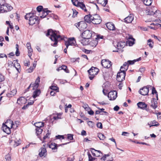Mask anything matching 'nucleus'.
Segmentation results:
<instances>
[{"label":"nucleus","mask_w":161,"mask_h":161,"mask_svg":"<svg viewBox=\"0 0 161 161\" xmlns=\"http://www.w3.org/2000/svg\"><path fill=\"white\" fill-rule=\"evenodd\" d=\"M46 36H50L51 40L54 42L53 44H51L52 46H55L57 44L58 41L62 40V38L59 34V31H53L52 29H49L46 34Z\"/></svg>","instance_id":"obj_1"},{"label":"nucleus","mask_w":161,"mask_h":161,"mask_svg":"<svg viewBox=\"0 0 161 161\" xmlns=\"http://www.w3.org/2000/svg\"><path fill=\"white\" fill-rule=\"evenodd\" d=\"M34 13H29L27 14L25 17V19H29V24L30 25H33L34 24H38L39 20L38 17L34 15Z\"/></svg>","instance_id":"obj_2"},{"label":"nucleus","mask_w":161,"mask_h":161,"mask_svg":"<svg viewBox=\"0 0 161 161\" xmlns=\"http://www.w3.org/2000/svg\"><path fill=\"white\" fill-rule=\"evenodd\" d=\"M120 70V71L117 74V80L118 81L121 82L125 80L126 73L124 70H123V66L121 67Z\"/></svg>","instance_id":"obj_3"},{"label":"nucleus","mask_w":161,"mask_h":161,"mask_svg":"<svg viewBox=\"0 0 161 161\" xmlns=\"http://www.w3.org/2000/svg\"><path fill=\"white\" fill-rule=\"evenodd\" d=\"M99 71V69L96 67H92L91 68L88 70L89 74L90 75L89 78L91 80H92L95 75L97 74Z\"/></svg>","instance_id":"obj_4"},{"label":"nucleus","mask_w":161,"mask_h":161,"mask_svg":"<svg viewBox=\"0 0 161 161\" xmlns=\"http://www.w3.org/2000/svg\"><path fill=\"white\" fill-rule=\"evenodd\" d=\"M21 140L20 139H17L14 135H12L9 138V143L13 145L14 147L19 146Z\"/></svg>","instance_id":"obj_5"},{"label":"nucleus","mask_w":161,"mask_h":161,"mask_svg":"<svg viewBox=\"0 0 161 161\" xmlns=\"http://www.w3.org/2000/svg\"><path fill=\"white\" fill-rule=\"evenodd\" d=\"M13 8L10 4L5 3L0 7L1 13H5L11 11Z\"/></svg>","instance_id":"obj_6"},{"label":"nucleus","mask_w":161,"mask_h":161,"mask_svg":"<svg viewBox=\"0 0 161 161\" xmlns=\"http://www.w3.org/2000/svg\"><path fill=\"white\" fill-rule=\"evenodd\" d=\"M72 2L75 6L79 7L85 12H87V10L86 9L85 4L81 2L82 0H71Z\"/></svg>","instance_id":"obj_7"},{"label":"nucleus","mask_w":161,"mask_h":161,"mask_svg":"<svg viewBox=\"0 0 161 161\" xmlns=\"http://www.w3.org/2000/svg\"><path fill=\"white\" fill-rule=\"evenodd\" d=\"M92 22L94 24H99L102 21L100 17L97 14H95L91 15Z\"/></svg>","instance_id":"obj_8"},{"label":"nucleus","mask_w":161,"mask_h":161,"mask_svg":"<svg viewBox=\"0 0 161 161\" xmlns=\"http://www.w3.org/2000/svg\"><path fill=\"white\" fill-rule=\"evenodd\" d=\"M75 25L80 31L86 29L87 26L86 24L83 21L76 23Z\"/></svg>","instance_id":"obj_9"},{"label":"nucleus","mask_w":161,"mask_h":161,"mask_svg":"<svg viewBox=\"0 0 161 161\" xmlns=\"http://www.w3.org/2000/svg\"><path fill=\"white\" fill-rule=\"evenodd\" d=\"M93 34L92 31L89 30H85L82 34V36L83 38L87 39H90L92 36Z\"/></svg>","instance_id":"obj_10"},{"label":"nucleus","mask_w":161,"mask_h":161,"mask_svg":"<svg viewBox=\"0 0 161 161\" xmlns=\"http://www.w3.org/2000/svg\"><path fill=\"white\" fill-rule=\"evenodd\" d=\"M76 41L74 37L69 38L68 41L65 42V45L68 48L69 46H75L76 44Z\"/></svg>","instance_id":"obj_11"},{"label":"nucleus","mask_w":161,"mask_h":161,"mask_svg":"<svg viewBox=\"0 0 161 161\" xmlns=\"http://www.w3.org/2000/svg\"><path fill=\"white\" fill-rule=\"evenodd\" d=\"M117 91H110L107 95L109 100H113L117 97Z\"/></svg>","instance_id":"obj_12"},{"label":"nucleus","mask_w":161,"mask_h":161,"mask_svg":"<svg viewBox=\"0 0 161 161\" xmlns=\"http://www.w3.org/2000/svg\"><path fill=\"white\" fill-rule=\"evenodd\" d=\"M46 144H44L42 147L39 150V155L41 157L42 156L45 157L47 154V150L46 149Z\"/></svg>","instance_id":"obj_13"},{"label":"nucleus","mask_w":161,"mask_h":161,"mask_svg":"<svg viewBox=\"0 0 161 161\" xmlns=\"http://www.w3.org/2000/svg\"><path fill=\"white\" fill-rule=\"evenodd\" d=\"M101 64L104 68H109L112 65L111 61L108 60H102L101 61Z\"/></svg>","instance_id":"obj_14"},{"label":"nucleus","mask_w":161,"mask_h":161,"mask_svg":"<svg viewBox=\"0 0 161 161\" xmlns=\"http://www.w3.org/2000/svg\"><path fill=\"white\" fill-rule=\"evenodd\" d=\"M89 39L83 38L82 36L79 37V41L83 46H86L89 44Z\"/></svg>","instance_id":"obj_15"},{"label":"nucleus","mask_w":161,"mask_h":161,"mask_svg":"<svg viewBox=\"0 0 161 161\" xmlns=\"http://www.w3.org/2000/svg\"><path fill=\"white\" fill-rule=\"evenodd\" d=\"M134 19V16L133 14H130L128 16L124 19L125 22L127 23H130L132 22Z\"/></svg>","instance_id":"obj_16"},{"label":"nucleus","mask_w":161,"mask_h":161,"mask_svg":"<svg viewBox=\"0 0 161 161\" xmlns=\"http://www.w3.org/2000/svg\"><path fill=\"white\" fill-rule=\"evenodd\" d=\"M26 46L27 48L28 49V55L31 58V56L32 55V52L33 51V50L31 47L30 43L29 42H27L26 44Z\"/></svg>","instance_id":"obj_17"},{"label":"nucleus","mask_w":161,"mask_h":161,"mask_svg":"<svg viewBox=\"0 0 161 161\" xmlns=\"http://www.w3.org/2000/svg\"><path fill=\"white\" fill-rule=\"evenodd\" d=\"M2 129L4 132L8 134H9L11 132L10 128L5 125L3 124L2 127Z\"/></svg>","instance_id":"obj_18"},{"label":"nucleus","mask_w":161,"mask_h":161,"mask_svg":"<svg viewBox=\"0 0 161 161\" xmlns=\"http://www.w3.org/2000/svg\"><path fill=\"white\" fill-rule=\"evenodd\" d=\"M145 89L147 91H149L150 90H151L152 91H156L155 87L150 85H148L142 87L140 89L139 91L143 90Z\"/></svg>","instance_id":"obj_19"},{"label":"nucleus","mask_w":161,"mask_h":161,"mask_svg":"<svg viewBox=\"0 0 161 161\" xmlns=\"http://www.w3.org/2000/svg\"><path fill=\"white\" fill-rule=\"evenodd\" d=\"M155 98H153L151 102V106L153 109H155L157 107V102Z\"/></svg>","instance_id":"obj_20"},{"label":"nucleus","mask_w":161,"mask_h":161,"mask_svg":"<svg viewBox=\"0 0 161 161\" xmlns=\"http://www.w3.org/2000/svg\"><path fill=\"white\" fill-rule=\"evenodd\" d=\"M42 12V15L40 16V17L42 19L45 18L48 14L49 13L51 12L50 11L47 10V8L44 9Z\"/></svg>","instance_id":"obj_21"},{"label":"nucleus","mask_w":161,"mask_h":161,"mask_svg":"<svg viewBox=\"0 0 161 161\" xmlns=\"http://www.w3.org/2000/svg\"><path fill=\"white\" fill-rule=\"evenodd\" d=\"M106 26L108 29L110 30H114L115 29L114 25L111 22L107 23Z\"/></svg>","instance_id":"obj_22"},{"label":"nucleus","mask_w":161,"mask_h":161,"mask_svg":"<svg viewBox=\"0 0 161 161\" xmlns=\"http://www.w3.org/2000/svg\"><path fill=\"white\" fill-rule=\"evenodd\" d=\"M137 105L138 108L142 109H144L147 107V104L142 102H139L137 103Z\"/></svg>","instance_id":"obj_23"},{"label":"nucleus","mask_w":161,"mask_h":161,"mask_svg":"<svg viewBox=\"0 0 161 161\" xmlns=\"http://www.w3.org/2000/svg\"><path fill=\"white\" fill-rule=\"evenodd\" d=\"M47 146L53 150L57 149V144L54 143H51L50 144H47Z\"/></svg>","instance_id":"obj_24"},{"label":"nucleus","mask_w":161,"mask_h":161,"mask_svg":"<svg viewBox=\"0 0 161 161\" xmlns=\"http://www.w3.org/2000/svg\"><path fill=\"white\" fill-rule=\"evenodd\" d=\"M38 85L35 84H31L27 89H29L30 88L32 87V90L33 91H40V90L38 89Z\"/></svg>","instance_id":"obj_25"},{"label":"nucleus","mask_w":161,"mask_h":161,"mask_svg":"<svg viewBox=\"0 0 161 161\" xmlns=\"http://www.w3.org/2000/svg\"><path fill=\"white\" fill-rule=\"evenodd\" d=\"M125 45V42H120L117 43V47L118 49H121L123 48Z\"/></svg>","instance_id":"obj_26"},{"label":"nucleus","mask_w":161,"mask_h":161,"mask_svg":"<svg viewBox=\"0 0 161 161\" xmlns=\"http://www.w3.org/2000/svg\"><path fill=\"white\" fill-rule=\"evenodd\" d=\"M91 15L90 14L86 15L84 17V20L86 22L90 23L92 22V19H91Z\"/></svg>","instance_id":"obj_27"},{"label":"nucleus","mask_w":161,"mask_h":161,"mask_svg":"<svg viewBox=\"0 0 161 161\" xmlns=\"http://www.w3.org/2000/svg\"><path fill=\"white\" fill-rule=\"evenodd\" d=\"M159 12V10H156L155 9L153 11V9L152 8H151L149 10L147 14L150 15H153L155 14L156 13Z\"/></svg>","instance_id":"obj_28"},{"label":"nucleus","mask_w":161,"mask_h":161,"mask_svg":"<svg viewBox=\"0 0 161 161\" xmlns=\"http://www.w3.org/2000/svg\"><path fill=\"white\" fill-rule=\"evenodd\" d=\"M97 41L96 40H93L91 41L89 43V44L90 46L93 47H95L97 45Z\"/></svg>","instance_id":"obj_29"},{"label":"nucleus","mask_w":161,"mask_h":161,"mask_svg":"<svg viewBox=\"0 0 161 161\" xmlns=\"http://www.w3.org/2000/svg\"><path fill=\"white\" fill-rule=\"evenodd\" d=\"M17 91H8L6 94L7 96L8 97H12L16 94Z\"/></svg>","instance_id":"obj_30"},{"label":"nucleus","mask_w":161,"mask_h":161,"mask_svg":"<svg viewBox=\"0 0 161 161\" xmlns=\"http://www.w3.org/2000/svg\"><path fill=\"white\" fill-rule=\"evenodd\" d=\"M44 123L41 122H36L35 124V125L36 127V128H41L44 126Z\"/></svg>","instance_id":"obj_31"},{"label":"nucleus","mask_w":161,"mask_h":161,"mask_svg":"<svg viewBox=\"0 0 161 161\" xmlns=\"http://www.w3.org/2000/svg\"><path fill=\"white\" fill-rule=\"evenodd\" d=\"M41 93V91H34L33 93L32 97L35 98L37 97Z\"/></svg>","instance_id":"obj_32"},{"label":"nucleus","mask_w":161,"mask_h":161,"mask_svg":"<svg viewBox=\"0 0 161 161\" xmlns=\"http://www.w3.org/2000/svg\"><path fill=\"white\" fill-rule=\"evenodd\" d=\"M129 64L128 62H125L123 65V70H124L125 72L127 69L128 67Z\"/></svg>","instance_id":"obj_33"},{"label":"nucleus","mask_w":161,"mask_h":161,"mask_svg":"<svg viewBox=\"0 0 161 161\" xmlns=\"http://www.w3.org/2000/svg\"><path fill=\"white\" fill-rule=\"evenodd\" d=\"M50 88L53 91H57L59 90L58 87L55 85H52L50 87Z\"/></svg>","instance_id":"obj_34"},{"label":"nucleus","mask_w":161,"mask_h":161,"mask_svg":"<svg viewBox=\"0 0 161 161\" xmlns=\"http://www.w3.org/2000/svg\"><path fill=\"white\" fill-rule=\"evenodd\" d=\"M36 134L38 136L41 134L43 131L42 129L40 128H36Z\"/></svg>","instance_id":"obj_35"},{"label":"nucleus","mask_w":161,"mask_h":161,"mask_svg":"<svg viewBox=\"0 0 161 161\" xmlns=\"http://www.w3.org/2000/svg\"><path fill=\"white\" fill-rule=\"evenodd\" d=\"M152 3V0H144L143 3L146 6H149Z\"/></svg>","instance_id":"obj_36"},{"label":"nucleus","mask_w":161,"mask_h":161,"mask_svg":"<svg viewBox=\"0 0 161 161\" xmlns=\"http://www.w3.org/2000/svg\"><path fill=\"white\" fill-rule=\"evenodd\" d=\"M152 94L153 95V98H156V100H158V93L157 91H152Z\"/></svg>","instance_id":"obj_37"},{"label":"nucleus","mask_w":161,"mask_h":161,"mask_svg":"<svg viewBox=\"0 0 161 161\" xmlns=\"http://www.w3.org/2000/svg\"><path fill=\"white\" fill-rule=\"evenodd\" d=\"M151 124L152 125L150 126V127L153 126H157L159 125V124L155 120H153V121H152L151 123Z\"/></svg>","instance_id":"obj_38"},{"label":"nucleus","mask_w":161,"mask_h":161,"mask_svg":"<svg viewBox=\"0 0 161 161\" xmlns=\"http://www.w3.org/2000/svg\"><path fill=\"white\" fill-rule=\"evenodd\" d=\"M97 1L98 3L102 4V3L103 2V5L105 6L107 3V0H97Z\"/></svg>","instance_id":"obj_39"},{"label":"nucleus","mask_w":161,"mask_h":161,"mask_svg":"<svg viewBox=\"0 0 161 161\" xmlns=\"http://www.w3.org/2000/svg\"><path fill=\"white\" fill-rule=\"evenodd\" d=\"M97 136L100 140H103L105 138L104 135L102 133H99Z\"/></svg>","instance_id":"obj_40"},{"label":"nucleus","mask_w":161,"mask_h":161,"mask_svg":"<svg viewBox=\"0 0 161 161\" xmlns=\"http://www.w3.org/2000/svg\"><path fill=\"white\" fill-rule=\"evenodd\" d=\"M89 161H92L95 160L96 159V158L93 157L90 153H88Z\"/></svg>","instance_id":"obj_41"},{"label":"nucleus","mask_w":161,"mask_h":161,"mask_svg":"<svg viewBox=\"0 0 161 161\" xmlns=\"http://www.w3.org/2000/svg\"><path fill=\"white\" fill-rule=\"evenodd\" d=\"M5 159L6 161H11V156L9 154H8L5 156Z\"/></svg>","instance_id":"obj_42"},{"label":"nucleus","mask_w":161,"mask_h":161,"mask_svg":"<svg viewBox=\"0 0 161 161\" xmlns=\"http://www.w3.org/2000/svg\"><path fill=\"white\" fill-rule=\"evenodd\" d=\"M149 91H139V93L143 96L148 95Z\"/></svg>","instance_id":"obj_43"},{"label":"nucleus","mask_w":161,"mask_h":161,"mask_svg":"<svg viewBox=\"0 0 161 161\" xmlns=\"http://www.w3.org/2000/svg\"><path fill=\"white\" fill-rule=\"evenodd\" d=\"M61 68H62V69L64 70L66 73L69 72V70L67 69V67L66 66L63 65L61 66Z\"/></svg>","instance_id":"obj_44"},{"label":"nucleus","mask_w":161,"mask_h":161,"mask_svg":"<svg viewBox=\"0 0 161 161\" xmlns=\"http://www.w3.org/2000/svg\"><path fill=\"white\" fill-rule=\"evenodd\" d=\"M40 81V78L39 76H38L35 81V84L39 85V83Z\"/></svg>","instance_id":"obj_45"},{"label":"nucleus","mask_w":161,"mask_h":161,"mask_svg":"<svg viewBox=\"0 0 161 161\" xmlns=\"http://www.w3.org/2000/svg\"><path fill=\"white\" fill-rule=\"evenodd\" d=\"M19 46L17 44L16 45V51L15 52L16 55V56H18L19 55Z\"/></svg>","instance_id":"obj_46"},{"label":"nucleus","mask_w":161,"mask_h":161,"mask_svg":"<svg viewBox=\"0 0 161 161\" xmlns=\"http://www.w3.org/2000/svg\"><path fill=\"white\" fill-rule=\"evenodd\" d=\"M92 154L93 156L96 157H99L101 156V155L100 154H99L98 153H97L96 151H95V153H93V152H92Z\"/></svg>","instance_id":"obj_47"},{"label":"nucleus","mask_w":161,"mask_h":161,"mask_svg":"<svg viewBox=\"0 0 161 161\" xmlns=\"http://www.w3.org/2000/svg\"><path fill=\"white\" fill-rule=\"evenodd\" d=\"M47 133L46 135L43 137V139L44 140L47 138L49 137V136L50 135V133L49 132V130H47Z\"/></svg>","instance_id":"obj_48"},{"label":"nucleus","mask_w":161,"mask_h":161,"mask_svg":"<svg viewBox=\"0 0 161 161\" xmlns=\"http://www.w3.org/2000/svg\"><path fill=\"white\" fill-rule=\"evenodd\" d=\"M136 62V59L134 60H128L127 61L128 63L129 64H133L135 63Z\"/></svg>","instance_id":"obj_49"},{"label":"nucleus","mask_w":161,"mask_h":161,"mask_svg":"<svg viewBox=\"0 0 161 161\" xmlns=\"http://www.w3.org/2000/svg\"><path fill=\"white\" fill-rule=\"evenodd\" d=\"M36 9L38 12L42 11V10L43 9V7L42 6H39L37 7Z\"/></svg>","instance_id":"obj_50"},{"label":"nucleus","mask_w":161,"mask_h":161,"mask_svg":"<svg viewBox=\"0 0 161 161\" xmlns=\"http://www.w3.org/2000/svg\"><path fill=\"white\" fill-rule=\"evenodd\" d=\"M148 45L149 46L151 47V48H152L153 47V43H151V39H149L148 40Z\"/></svg>","instance_id":"obj_51"},{"label":"nucleus","mask_w":161,"mask_h":161,"mask_svg":"<svg viewBox=\"0 0 161 161\" xmlns=\"http://www.w3.org/2000/svg\"><path fill=\"white\" fill-rule=\"evenodd\" d=\"M73 135L71 134H68L67 138L70 140H73Z\"/></svg>","instance_id":"obj_52"},{"label":"nucleus","mask_w":161,"mask_h":161,"mask_svg":"<svg viewBox=\"0 0 161 161\" xmlns=\"http://www.w3.org/2000/svg\"><path fill=\"white\" fill-rule=\"evenodd\" d=\"M97 126L98 128L102 129L103 128V126L101 122H98L97 124Z\"/></svg>","instance_id":"obj_53"},{"label":"nucleus","mask_w":161,"mask_h":161,"mask_svg":"<svg viewBox=\"0 0 161 161\" xmlns=\"http://www.w3.org/2000/svg\"><path fill=\"white\" fill-rule=\"evenodd\" d=\"M5 80L4 77L2 74H0V82L3 81Z\"/></svg>","instance_id":"obj_54"},{"label":"nucleus","mask_w":161,"mask_h":161,"mask_svg":"<svg viewBox=\"0 0 161 161\" xmlns=\"http://www.w3.org/2000/svg\"><path fill=\"white\" fill-rule=\"evenodd\" d=\"M72 10L73 11V16L74 17H75L77 15L78 12L77 11H76L75 10L72 9Z\"/></svg>","instance_id":"obj_55"},{"label":"nucleus","mask_w":161,"mask_h":161,"mask_svg":"<svg viewBox=\"0 0 161 161\" xmlns=\"http://www.w3.org/2000/svg\"><path fill=\"white\" fill-rule=\"evenodd\" d=\"M34 68L32 67H30V68L27 69V71L28 72H31L33 70Z\"/></svg>","instance_id":"obj_56"},{"label":"nucleus","mask_w":161,"mask_h":161,"mask_svg":"<svg viewBox=\"0 0 161 161\" xmlns=\"http://www.w3.org/2000/svg\"><path fill=\"white\" fill-rule=\"evenodd\" d=\"M56 139H60L61 138H62V139H64V137L63 136H61V135H58L56 136Z\"/></svg>","instance_id":"obj_57"},{"label":"nucleus","mask_w":161,"mask_h":161,"mask_svg":"<svg viewBox=\"0 0 161 161\" xmlns=\"http://www.w3.org/2000/svg\"><path fill=\"white\" fill-rule=\"evenodd\" d=\"M22 98H24L23 97H20L19 98H18L17 99V103L19 104H20V103H23L22 102H21V101L22 100Z\"/></svg>","instance_id":"obj_58"},{"label":"nucleus","mask_w":161,"mask_h":161,"mask_svg":"<svg viewBox=\"0 0 161 161\" xmlns=\"http://www.w3.org/2000/svg\"><path fill=\"white\" fill-rule=\"evenodd\" d=\"M88 114L91 115H93L94 113L93 111L91 109L89 111H88Z\"/></svg>","instance_id":"obj_59"},{"label":"nucleus","mask_w":161,"mask_h":161,"mask_svg":"<svg viewBox=\"0 0 161 161\" xmlns=\"http://www.w3.org/2000/svg\"><path fill=\"white\" fill-rule=\"evenodd\" d=\"M5 3V0H0V5L1 6Z\"/></svg>","instance_id":"obj_60"},{"label":"nucleus","mask_w":161,"mask_h":161,"mask_svg":"<svg viewBox=\"0 0 161 161\" xmlns=\"http://www.w3.org/2000/svg\"><path fill=\"white\" fill-rule=\"evenodd\" d=\"M87 124L90 126L92 127L93 126V123L92 121H89L87 122Z\"/></svg>","instance_id":"obj_61"},{"label":"nucleus","mask_w":161,"mask_h":161,"mask_svg":"<svg viewBox=\"0 0 161 161\" xmlns=\"http://www.w3.org/2000/svg\"><path fill=\"white\" fill-rule=\"evenodd\" d=\"M74 159V157L73 158L68 157L67 158V161H73Z\"/></svg>","instance_id":"obj_62"},{"label":"nucleus","mask_w":161,"mask_h":161,"mask_svg":"<svg viewBox=\"0 0 161 161\" xmlns=\"http://www.w3.org/2000/svg\"><path fill=\"white\" fill-rule=\"evenodd\" d=\"M119 108V107L118 106L116 105L114 108V111H118Z\"/></svg>","instance_id":"obj_63"},{"label":"nucleus","mask_w":161,"mask_h":161,"mask_svg":"<svg viewBox=\"0 0 161 161\" xmlns=\"http://www.w3.org/2000/svg\"><path fill=\"white\" fill-rule=\"evenodd\" d=\"M81 135L82 136H86V131L83 130L81 132Z\"/></svg>","instance_id":"obj_64"}]
</instances>
